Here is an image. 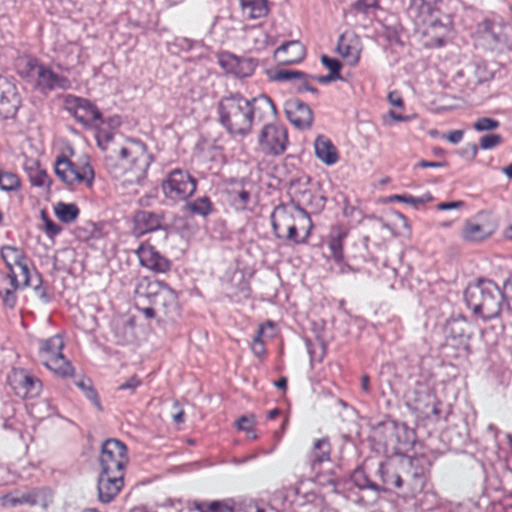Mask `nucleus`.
<instances>
[{
    "instance_id": "f257e3e1",
    "label": "nucleus",
    "mask_w": 512,
    "mask_h": 512,
    "mask_svg": "<svg viewBox=\"0 0 512 512\" xmlns=\"http://www.w3.org/2000/svg\"><path fill=\"white\" fill-rule=\"evenodd\" d=\"M219 124L231 136L246 137L252 132L255 121L276 119L277 108L266 94L246 98L240 92H229L217 103Z\"/></svg>"
},
{
    "instance_id": "f03ea898",
    "label": "nucleus",
    "mask_w": 512,
    "mask_h": 512,
    "mask_svg": "<svg viewBox=\"0 0 512 512\" xmlns=\"http://www.w3.org/2000/svg\"><path fill=\"white\" fill-rule=\"evenodd\" d=\"M464 298L475 315L488 321L500 315L504 293L492 280L480 279L466 288Z\"/></svg>"
},
{
    "instance_id": "7ed1b4c3",
    "label": "nucleus",
    "mask_w": 512,
    "mask_h": 512,
    "mask_svg": "<svg viewBox=\"0 0 512 512\" xmlns=\"http://www.w3.org/2000/svg\"><path fill=\"white\" fill-rule=\"evenodd\" d=\"M120 163L112 155L105 156V167L115 178L121 177L126 170L136 173L137 177L144 176L153 161L147 151V146L140 140H128L127 145L118 151Z\"/></svg>"
},
{
    "instance_id": "20e7f679",
    "label": "nucleus",
    "mask_w": 512,
    "mask_h": 512,
    "mask_svg": "<svg viewBox=\"0 0 512 512\" xmlns=\"http://www.w3.org/2000/svg\"><path fill=\"white\" fill-rule=\"evenodd\" d=\"M20 74L32 81L34 88L45 95L54 90H68L71 87L67 77L57 74L51 67L33 57L22 60Z\"/></svg>"
},
{
    "instance_id": "39448f33",
    "label": "nucleus",
    "mask_w": 512,
    "mask_h": 512,
    "mask_svg": "<svg viewBox=\"0 0 512 512\" xmlns=\"http://www.w3.org/2000/svg\"><path fill=\"white\" fill-rule=\"evenodd\" d=\"M0 254L8 268V271L14 270V266L19 269L23 286H31L40 299L44 302L50 301V296L47 294L45 288L41 286V275L38 272H35V276H31L27 264V258L21 248L6 245L1 248Z\"/></svg>"
},
{
    "instance_id": "423d86ee",
    "label": "nucleus",
    "mask_w": 512,
    "mask_h": 512,
    "mask_svg": "<svg viewBox=\"0 0 512 512\" xmlns=\"http://www.w3.org/2000/svg\"><path fill=\"white\" fill-rule=\"evenodd\" d=\"M64 341L57 334L39 342V359L41 363L55 374L67 377L74 372L72 364L64 357Z\"/></svg>"
},
{
    "instance_id": "0eeeda50",
    "label": "nucleus",
    "mask_w": 512,
    "mask_h": 512,
    "mask_svg": "<svg viewBox=\"0 0 512 512\" xmlns=\"http://www.w3.org/2000/svg\"><path fill=\"white\" fill-rule=\"evenodd\" d=\"M161 187L167 199L175 202L186 201L195 193L197 179L188 171L177 168L167 174Z\"/></svg>"
},
{
    "instance_id": "6e6552de",
    "label": "nucleus",
    "mask_w": 512,
    "mask_h": 512,
    "mask_svg": "<svg viewBox=\"0 0 512 512\" xmlns=\"http://www.w3.org/2000/svg\"><path fill=\"white\" fill-rule=\"evenodd\" d=\"M289 144L288 130L280 123H266L258 135L259 150L266 156L282 155Z\"/></svg>"
},
{
    "instance_id": "1a4fd4ad",
    "label": "nucleus",
    "mask_w": 512,
    "mask_h": 512,
    "mask_svg": "<svg viewBox=\"0 0 512 512\" xmlns=\"http://www.w3.org/2000/svg\"><path fill=\"white\" fill-rule=\"evenodd\" d=\"M429 467V461L423 456L408 459L403 476L407 496H415L424 490L429 477Z\"/></svg>"
},
{
    "instance_id": "9d476101",
    "label": "nucleus",
    "mask_w": 512,
    "mask_h": 512,
    "mask_svg": "<svg viewBox=\"0 0 512 512\" xmlns=\"http://www.w3.org/2000/svg\"><path fill=\"white\" fill-rule=\"evenodd\" d=\"M55 174L62 182L69 186L82 182L91 186L94 179V171L89 163L79 168L75 163L64 156L57 158L55 162Z\"/></svg>"
},
{
    "instance_id": "9b49d317",
    "label": "nucleus",
    "mask_w": 512,
    "mask_h": 512,
    "mask_svg": "<svg viewBox=\"0 0 512 512\" xmlns=\"http://www.w3.org/2000/svg\"><path fill=\"white\" fill-rule=\"evenodd\" d=\"M65 109L83 126L92 127L96 123H104L102 114L95 104L88 99L67 95L64 100Z\"/></svg>"
},
{
    "instance_id": "f8f14e48",
    "label": "nucleus",
    "mask_w": 512,
    "mask_h": 512,
    "mask_svg": "<svg viewBox=\"0 0 512 512\" xmlns=\"http://www.w3.org/2000/svg\"><path fill=\"white\" fill-rule=\"evenodd\" d=\"M99 461L101 471L124 472L128 461L126 445L118 439H107L101 446Z\"/></svg>"
},
{
    "instance_id": "ddd939ff",
    "label": "nucleus",
    "mask_w": 512,
    "mask_h": 512,
    "mask_svg": "<svg viewBox=\"0 0 512 512\" xmlns=\"http://www.w3.org/2000/svg\"><path fill=\"white\" fill-rule=\"evenodd\" d=\"M142 285L140 284L136 293L140 296L150 297L151 304L161 310L165 315L176 312L178 306V297L173 289L163 282L148 283L147 294L140 291Z\"/></svg>"
},
{
    "instance_id": "4468645a",
    "label": "nucleus",
    "mask_w": 512,
    "mask_h": 512,
    "mask_svg": "<svg viewBox=\"0 0 512 512\" xmlns=\"http://www.w3.org/2000/svg\"><path fill=\"white\" fill-rule=\"evenodd\" d=\"M375 430L383 435L386 444L410 445L414 443L415 434L407 424L393 420L380 422Z\"/></svg>"
},
{
    "instance_id": "2eb2a0df",
    "label": "nucleus",
    "mask_w": 512,
    "mask_h": 512,
    "mask_svg": "<svg viewBox=\"0 0 512 512\" xmlns=\"http://www.w3.org/2000/svg\"><path fill=\"white\" fill-rule=\"evenodd\" d=\"M218 64L226 73L238 78L249 77L257 67V61L250 57H239L231 52H221L218 55Z\"/></svg>"
},
{
    "instance_id": "dca6fc26",
    "label": "nucleus",
    "mask_w": 512,
    "mask_h": 512,
    "mask_svg": "<svg viewBox=\"0 0 512 512\" xmlns=\"http://www.w3.org/2000/svg\"><path fill=\"white\" fill-rule=\"evenodd\" d=\"M284 112L289 122L297 129H309L313 124L311 108L299 98H290L284 103Z\"/></svg>"
},
{
    "instance_id": "f3484780",
    "label": "nucleus",
    "mask_w": 512,
    "mask_h": 512,
    "mask_svg": "<svg viewBox=\"0 0 512 512\" xmlns=\"http://www.w3.org/2000/svg\"><path fill=\"white\" fill-rule=\"evenodd\" d=\"M21 105V98L15 84L0 76V117L13 118Z\"/></svg>"
},
{
    "instance_id": "a211bd4d",
    "label": "nucleus",
    "mask_w": 512,
    "mask_h": 512,
    "mask_svg": "<svg viewBox=\"0 0 512 512\" xmlns=\"http://www.w3.org/2000/svg\"><path fill=\"white\" fill-rule=\"evenodd\" d=\"M445 333L448 339L455 342V345L467 349L473 335L471 324L463 315L451 316L445 326Z\"/></svg>"
},
{
    "instance_id": "6ab92c4d",
    "label": "nucleus",
    "mask_w": 512,
    "mask_h": 512,
    "mask_svg": "<svg viewBox=\"0 0 512 512\" xmlns=\"http://www.w3.org/2000/svg\"><path fill=\"white\" fill-rule=\"evenodd\" d=\"M141 266L157 273H165L171 268V261L160 254L154 246L142 243L135 251Z\"/></svg>"
},
{
    "instance_id": "aec40b11",
    "label": "nucleus",
    "mask_w": 512,
    "mask_h": 512,
    "mask_svg": "<svg viewBox=\"0 0 512 512\" xmlns=\"http://www.w3.org/2000/svg\"><path fill=\"white\" fill-rule=\"evenodd\" d=\"M124 472L101 471L98 479V497L103 503H110L123 486Z\"/></svg>"
},
{
    "instance_id": "412c9836",
    "label": "nucleus",
    "mask_w": 512,
    "mask_h": 512,
    "mask_svg": "<svg viewBox=\"0 0 512 512\" xmlns=\"http://www.w3.org/2000/svg\"><path fill=\"white\" fill-rule=\"evenodd\" d=\"M18 277H20V273L15 270L0 271V298L8 308H14L17 303L16 291L26 287L22 285V280L19 281Z\"/></svg>"
},
{
    "instance_id": "4be33fe9",
    "label": "nucleus",
    "mask_w": 512,
    "mask_h": 512,
    "mask_svg": "<svg viewBox=\"0 0 512 512\" xmlns=\"http://www.w3.org/2000/svg\"><path fill=\"white\" fill-rule=\"evenodd\" d=\"M163 225V215L156 212L140 210L133 217V233L138 237L159 230Z\"/></svg>"
},
{
    "instance_id": "5701e85b",
    "label": "nucleus",
    "mask_w": 512,
    "mask_h": 512,
    "mask_svg": "<svg viewBox=\"0 0 512 512\" xmlns=\"http://www.w3.org/2000/svg\"><path fill=\"white\" fill-rule=\"evenodd\" d=\"M306 55V49L300 41L292 40L279 46L274 52L275 60L282 65L301 62Z\"/></svg>"
},
{
    "instance_id": "b1692460",
    "label": "nucleus",
    "mask_w": 512,
    "mask_h": 512,
    "mask_svg": "<svg viewBox=\"0 0 512 512\" xmlns=\"http://www.w3.org/2000/svg\"><path fill=\"white\" fill-rule=\"evenodd\" d=\"M440 405L441 402L429 389L417 392L413 403L414 409L417 412L426 418L434 417L435 419H439L441 416Z\"/></svg>"
},
{
    "instance_id": "393cba45",
    "label": "nucleus",
    "mask_w": 512,
    "mask_h": 512,
    "mask_svg": "<svg viewBox=\"0 0 512 512\" xmlns=\"http://www.w3.org/2000/svg\"><path fill=\"white\" fill-rule=\"evenodd\" d=\"M504 29L502 24L485 19L478 24L477 33L491 48H496L507 41Z\"/></svg>"
},
{
    "instance_id": "a878e982",
    "label": "nucleus",
    "mask_w": 512,
    "mask_h": 512,
    "mask_svg": "<svg viewBox=\"0 0 512 512\" xmlns=\"http://www.w3.org/2000/svg\"><path fill=\"white\" fill-rule=\"evenodd\" d=\"M13 381L17 394L24 398H35L42 390L41 381L24 370L15 373Z\"/></svg>"
},
{
    "instance_id": "bb28decb",
    "label": "nucleus",
    "mask_w": 512,
    "mask_h": 512,
    "mask_svg": "<svg viewBox=\"0 0 512 512\" xmlns=\"http://www.w3.org/2000/svg\"><path fill=\"white\" fill-rule=\"evenodd\" d=\"M456 77L458 79L465 78L467 88L469 90H474L478 85L487 81L490 78V74L484 65L473 62L459 70Z\"/></svg>"
},
{
    "instance_id": "cd10ccee",
    "label": "nucleus",
    "mask_w": 512,
    "mask_h": 512,
    "mask_svg": "<svg viewBox=\"0 0 512 512\" xmlns=\"http://www.w3.org/2000/svg\"><path fill=\"white\" fill-rule=\"evenodd\" d=\"M22 167L24 171L27 173L29 180L33 186L43 187L47 186L48 188L51 185V179L48 176L47 172L40 168L38 160L34 158L24 157Z\"/></svg>"
},
{
    "instance_id": "c85d7f7f",
    "label": "nucleus",
    "mask_w": 512,
    "mask_h": 512,
    "mask_svg": "<svg viewBox=\"0 0 512 512\" xmlns=\"http://www.w3.org/2000/svg\"><path fill=\"white\" fill-rule=\"evenodd\" d=\"M314 148L316 157L328 166L334 165L339 159L336 147L333 145L332 141L324 135L317 136L314 142Z\"/></svg>"
},
{
    "instance_id": "c756f323",
    "label": "nucleus",
    "mask_w": 512,
    "mask_h": 512,
    "mask_svg": "<svg viewBox=\"0 0 512 512\" xmlns=\"http://www.w3.org/2000/svg\"><path fill=\"white\" fill-rule=\"evenodd\" d=\"M331 444L327 437L316 440L308 455L313 470H316L322 463L330 461Z\"/></svg>"
},
{
    "instance_id": "7c9ffc66",
    "label": "nucleus",
    "mask_w": 512,
    "mask_h": 512,
    "mask_svg": "<svg viewBox=\"0 0 512 512\" xmlns=\"http://www.w3.org/2000/svg\"><path fill=\"white\" fill-rule=\"evenodd\" d=\"M351 481L359 490H369L375 494L378 499L382 493H387L388 488L380 486L372 481L362 467H357L351 474Z\"/></svg>"
},
{
    "instance_id": "2f4dec72",
    "label": "nucleus",
    "mask_w": 512,
    "mask_h": 512,
    "mask_svg": "<svg viewBox=\"0 0 512 512\" xmlns=\"http://www.w3.org/2000/svg\"><path fill=\"white\" fill-rule=\"evenodd\" d=\"M197 512H235V501L232 498L214 501H198L192 503Z\"/></svg>"
},
{
    "instance_id": "473e14b6",
    "label": "nucleus",
    "mask_w": 512,
    "mask_h": 512,
    "mask_svg": "<svg viewBox=\"0 0 512 512\" xmlns=\"http://www.w3.org/2000/svg\"><path fill=\"white\" fill-rule=\"evenodd\" d=\"M294 223L293 215L283 205L277 206L271 214V224L277 238H284L281 233Z\"/></svg>"
},
{
    "instance_id": "72a5a7b5",
    "label": "nucleus",
    "mask_w": 512,
    "mask_h": 512,
    "mask_svg": "<svg viewBox=\"0 0 512 512\" xmlns=\"http://www.w3.org/2000/svg\"><path fill=\"white\" fill-rule=\"evenodd\" d=\"M18 497L21 505H40L43 508H47L52 500V493L49 489H33L28 492H18Z\"/></svg>"
},
{
    "instance_id": "f704fd0d",
    "label": "nucleus",
    "mask_w": 512,
    "mask_h": 512,
    "mask_svg": "<svg viewBox=\"0 0 512 512\" xmlns=\"http://www.w3.org/2000/svg\"><path fill=\"white\" fill-rule=\"evenodd\" d=\"M242 13L249 19L264 18L269 13L268 0H240Z\"/></svg>"
},
{
    "instance_id": "c9c22d12",
    "label": "nucleus",
    "mask_w": 512,
    "mask_h": 512,
    "mask_svg": "<svg viewBox=\"0 0 512 512\" xmlns=\"http://www.w3.org/2000/svg\"><path fill=\"white\" fill-rule=\"evenodd\" d=\"M491 233L492 231L485 225L467 220L464 224L461 236L466 242H478L489 237Z\"/></svg>"
},
{
    "instance_id": "e433bc0d",
    "label": "nucleus",
    "mask_w": 512,
    "mask_h": 512,
    "mask_svg": "<svg viewBox=\"0 0 512 512\" xmlns=\"http://www.w3.org/2000/svg\"><path fill=\"white\" fill-rule=\"evenodd\" d=\"M378 475L381 478L383 483L382 486L388 488V492H390V487H393L397 490H401L404 488V478L403 476L395 471H391L386 465L381 462L378 467Z\"/></svg>"
},
{
    "instance_id": "4c0bfd02",
    "label": "nucleus",
    "mask_w": 512,
    "mask_h": 512,
    "mask_svg": "<svg viewBox=\"0 0 512 512\" xmlns=\"http://www.w3.org/2000/svg\"><path fill=\"white\" fill-rule=\"evenodd\" d=\"M53 210L55 216L65 224L75 222L80 214V210L75 203L57 202Z\"/></svg>"
},
{
    "instance_id": "58836bf2",
    "label": "nucleus",
    "mask_w": 512,
    "mask_h": 512,
    "mask_svg": "<svg viewBox=\"0 0 512 512\" xmlns=\"http://www.w3.org/2000/svg\"><path fill=\"white\" fill-rule=\"evenodd\" d=\"M269 329L271 330L270 334H267L268 337L272 338L274 336V323L272 321H267L266 323L260 325L257 329V333L253 338L251 349L255 356L261 357L266 353L265 344L263 341V336H265V331Z\"/></svg>"
},
{
    "instance_id": "ea45409f",
    "label": "nucleus",
    "mask_w": 512,
    "mask_h": 512,
    "mask_svg": "<svg viewBox=\"0 0 512 512\" xmlns=\"http://www.w3.org/2000/svg\"><path fill=\"white\" fill-rule=\"evenodd\" d=\"M185 209L193 215L207 217L213 211V204L208 196H203L187 202Z\"/></svg>"
},
{
    "instance_id": "a19ab883",
    "label": "nucleus",
    "mask_w": 512,
    "mask_h": 512,
    "mask_svg": "<svg viewBox=\"0 0 512 512\" xmlns=\"http://www.w3.org/2000/svg\"><path fill=\"white\" fill-rule=\"evenodd\" d=\"M75 384L82 390L86 398L92 402L98 411L103 410L98 393L93 387L90 379H80L75 381Z\"/></svg>"
},
{
    "instance_id": "79ce46f5",
    "label": "nucleus",
    "mask_w": 512,
    "mask_h": 512,
    "mask_svg": "<svg viewBox=\"0 0 512 512\" xmlns=\"http://www.w3.org/2000/svg\"><path fill=\"white\" fill-rule=\"evenodd\" d=\"M297 209L303 213L304 215V218L306 219L307 223H308V230L306 232V235L303 237V238H298V231H297V227H296V224L293 223L291 224L287 229H286V235L284 236L288 241H291L293 242L294 244H301V243H306L307 241V238L309 237V234H310V229L312 228V223H311V220L307 214V212L301 208L299 205L297 206Z\"/></svg>"
},
{
    "instance_id": "37998d69",
    "label": "nucleus",
    "mask_w": 512,
    "mask_h": 512,
    "mask_svg": "<svg viewBox=\"0 0 512 512\" xmlns=\"http://www.w3.org/2000/svg\"><path fill=\"white\" fill-rule=\"evenodd\" d=\"M345 237V232L338 231L336 235L331 236L328 242V248L330 250L331 256L338 263L343 260V240Z\"/></svg>"
},
{
    "instance_id": "c03bdc74",
    "label": "nucleus",
    "mask_w": 512,
    "mask_h": 512,
    "mask_svg": "<svg viewBox=\"0 0 512 512\" xmlns=\"http://www.w3.org/2000/svg\"><path fill=\"white\" fill-rule=\"evenodd\" d=\"M304 204L311 209L312 213L321 212L326 204V197L323 195H314L310 191L303 192Z\"/></svg>"
},
{
    "instance_id": "a18cd8bd",
    "label": "nucleus",
    "mask_w": 512,
    "mask_h": 512,
    "mask_svg": "<svg viewBox=\"0 0 512 512\" xmlns=\"http://www.w3.org/2000/svg\"><path fill=\"white\" fill-rule=\"evenodd\" d=\"M301 77H306V73L292 69H278L274 72L272 79L274 81H297L299 82Z\"/></svg>"
},
{
    "instance_id": "49530a36",
    "label": "nucleus",
    "mask_w": 512,
    "mask_h": 512,
    "mask_svg": "<svg viewBox=\"0 0 512 512\" xmlns=\"http://www.w3.org/2000/svg\"><path fill=\"white\" fill-rule=\"evenodd\" d=\"M41 219L43 221V231L48 238L54 239L62 232V227L50 219L44 210L41 211Z\"/></svg>"
},
{
    "instance_id": "de8ad7c7",
    "label": "nucleus",
    "mask_w": 512,
    "mask_h": 512,
    "mask_svg": "<svg viewBox=\"0 0 512 512\" xmlns=\"http://www.w3.org/2000/svg\"><path fill=\"white\" fill-rule=\"evenodd\" d=\"M20 187V180L16 174L11 172L0 173V189L4 191H15Z\"/></svg>"
},
{
    "instance_id": "09e8293b",
    "label": "nucleus",
    "mask_w": 512,
    "mask_h": 512,
    "mask_svg": "<svg viewBox=\"0 0 512 512\" xmlns=\"http://www.w3.org/2000/svg\"><path fill=\"white\" fill-rule=\"evenodd\" d=\"M393 199H395L399 202H404L406 204L412 205L414 207H419L420 205H423L424 203L431 201L432 196L430 194H427L422 197H414L409 194H403V195H394Z\"/></svg>"
},
{
    "instance_id": "8fccbe9b",
    "label": "nucleus",
    "mask_w": 512,
    "mask_h": 512,
    "mask_svg": "<svg viewBox=\"0 0 512 512\" xmlns=\"http://www.w3.org/2000/svg\"><path fill=\"white\" fill-rule=\"evenodd\" d=\"M499 126L500 123L498 120L489 117H481L473 124V128L478 132L492 131L497 129Z\"/></svg>"
},
{
    "instance_id": "3c124183",
    "label": "nucleus",
    "mask_w": 512,
    "mask_h": 512,
    "mask_svg": "<svg viewBox=\"0 0 512 512\" xmlns=\"http://www.w3.org/2000/svg\"><path fill=\"white\" fill-rule=\"evenodd\" d=\"M503 138L499 134H487L479 139V146L483 150H490L502 144Z\"/></svg>"
},
{
    "instance_id": "603ef678",
    "label": "nucleus",
    "mask_w": 512,
    "mask_h": 512,
    "mask_svg": "<svg viewBox=\"0 0 512 512\" xmlns=\"http://www.w3.org/2000/svg\"><path fill=\"white\" fill-rule=\"evenodd\" d=\"M353 7L357 12L369 15L379 8V4L378 0H357Z\"/></svg>"
},
{
    "instance_id": "864d4df0",
    "label": "nucleus",
    "mask_w": 512,
    "mask_h": 512,
    "mask_svg": "<svg viewBox=\"0 0 512 512\" xmlns=\"http://www.w3.org/2000/svg\"><path fill=\"white\" fill-rule=\"evenodd\" d=\"M95 138L98 147L105 151L108 149L109 144L113 141L114 134L111 131L99 128L96 132Z\"/></svg>"
},
{
    "instance_id": "5fc2aeb1",
    "label": "nucleus",
    "mask_w": 512,
    "mask_h": 512,
    "mask_svg": "<svg viewBox=\"0 0 512 512\" xmlns=\"http://www.w3.org/2000/svg\"><path fill=\"white\" fill-rule=\"evenodd\" d=\"M321 62L329 70L330 74L341 79L340 70L342 66L339 60L327 55H322Z\"/></svg>"
},
{
    "instance_id": "6e6d98bb",
    "label": "nucleus",
    "mask_w": 512,
    "mask_h": 512,
    "mask_svg": "<svg viewBox=\"0 0 512 512\" xmlns=\"http://www.w3.org/2000/svg\"><path fill=\"white\" fill-rule=\"evenodd\" d=\"M310 80H313V75L306 73V77H301L296 86L297 92L302 93L304 91H307L317 95L319 91L316 87L310 84Z\"/></svg>"
},
{
    "instance_id": "4d7b16f0",
    "label": "nucleus",
    "mask_w": 512,
    "mask_h": 512,
    "mask_svg": "<svg viewBox=\"0 0 512 512\" xmlns=\"http://www.w3.org/2000/svg\"><path fill=\"white\" fill-rule=\"evenodd\" d=\"M458 155L465 160H473L478 153V146L475 143H468L457 151Z\"/></svg>"
},
{
    "instance_id": "13d9d810",
    "label": "nucleus",
    "mask_w": 512,
    "mask_h": 512,
    "mask_svg": "<svg viewBox=\"0 0 512 512\" xmlns=\"http://www.w3.org/2000/svg\"><path fill=\"white\" fill-rule=\"evenodd\" d=\"M0 504L5 508H12L21 505V501L18 497V492H11L6 495H3L0 498Z\"/></svg>"
},
{
    "instance_id": "bf43d9fd",
    "label": "nucleus",
    "mask_w": 512,
    "mask_h": 512,
    "mask_svg": "<svg viewBox=\"0 0 512 512\" xmlns=\"http://www.w3.org/2000/svg\"><path fill=\"white\" fill-rule=\"evenodd\" d=\"M142 381L136 376L133 375L127 381L119 385V391H129L130 394H133L135 390L141 385Z\"/></svg>"
},
{
    "instance_id": "052dcab7",
    "label": "nucleus",
    "mask_w": 512,
    "mask_h": 512,
    "mask_svg": "<svg viewBox=\"0 0 512 512\" xmlns=\"http://www.w3.org/2000/svg\"><path fill=\"white\" fill-rule=\"evenodd\" d=\"M338 50L343 57L349 58L351 63H356L359 59V52L349 45L339 44Z\"/></svg>"
},
{
    "instance_id": "680f3d73",
    "label": "nucleus",
    "mask_w": 512,
    "mask_h": 512,
    "mask_svg": "<svg viewBox=\"0 0 512 512\" xmlns=\"http://www.w3.org/2000/svg\"><path fill=\"white\" fill-rule=\"evenodd\" d=\"M253 424H254V417L246 416V415L241 416L236 422L237 428L239 430L247 432L248 434H250V432H253V429H252Z\"/></svg>"
},
{
    "instance_id": "e2e57ef3",
    "label": "nucleus",
    "mask_w": 512,
    "mask_h": 512,
    "mask_svg": "<svg viewBox=\"0 0 512 512\" xmlns=\"http://www.w3.org/2000/svg\"><path fill=\"white\" fill-rule=\"evenodd\" d=\"M446 165V162L421 160L415 164L414 168H439L445 167Z\"/></svg>"
},
{
    "instance_id": "0e129e2a",
    "label": "nucleus",
    "mask_w": 512,
    "mask_h": 512,
    "mask_svg": "<svg viewBox=\"0 0 512 512\" xmlns=\"http://www.w3.org/2000/svg\"><path fill=\"white\" fill-rule=\"evenodd\" d=\"M424 5V0H410V4L408 7V13L410 16H418L420 8Z\"/></svg>"
},
{
    "instance_id": "69168bd1",
    "label": "nucleus",
    "mask_w": 512,
    "mask_h": 512,
    "mask_svg": "<svg viewBox=\"0 0 512 512\" xmlns=\"http://www.w3.org/2000/svg\"><path fill=\"white\" fill-rule=\"evenodd\" d=\"M463 201L442 202L437 205L438 210L459 209L464 206Z\"/></svg>"
},
{
    "instance_id": "338daca9",
    "label": "nucleus",
    "mask_w": 512,
    "mask_h": 512,
    "mask_svg": "<svg viewBox=\"0 0 512 512\" xmlns=\"http://www.w3.org/2000/svg\"><path fill=\"white\" fill-rule=\"evenodd\" d=\"M388 101L393 106H396V107L403 106L402 97L397 91H392L388 94Z\"/></svg>"
},
{
    "instance_id": "774afa93",
    "label": "nucleus",
    "mask_w": 512,
    "mask_h": 512,
    "mask_svg": "<svg viewBox=\"0 0 512 512\" xmlns=\"http://www.w3.org/2000/svg\"><path fill=\"white\" fill-rule=\"evenodd\" d=\"M464 132L462 130H453L445 138L452 144H458L463 138Z\"/></svg>"
}]
</instances>
